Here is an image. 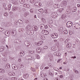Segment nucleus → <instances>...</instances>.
Masks as SVG:
<instances>
[{
  "instance_id": "1",
  "label": "nucleus",
  "mask_w": 80,
  "mask_h": 80,
  "mask_svg": "<svg viewBox=\"0 0 80 80\" xmlns=\"http://www.w3.org/2000/svg\"><path fill=\"white\" fill-rule=\"evenodd\" d=\"M72 25H73V23L70 21L68 22L66 24L67 27L69 28L71 27L72 26Z\"/></svg>"
},
{
  "instance_id": "2",
  "label": "nucleus",
  "mask_w": 80,
  "mask_h": 80,
  "mask_svg": "<svg viewBox=\"0 0 80 80\" xmlns=\"http://www.w3.org/2000/svg\"><path fill=\"white\" fill-rule=\"evenodd\" d=\"M51 37L53 38H57L58 37V34L56 33H53L52 34H51Z\"/></svg>"
},
{
  "instance_id": "3",
  "label": "nucleus",
  "mask_w": 80,
  "mask_h": 80,
  "mask_svg": "<svg viewBox=\"0 0 80 80\" xmlns=\"http://www.w3.org/2000/svg\"><path fill=\"white\" fill-rule=\"evenodd\" d=\"M42 33L44 34V35H48L49 32L47 30H43L42 31Z\"/></svg>"
},
{
  "instance_id": "4",
  "label": "nucleus",
  "mask_w": 80,
  "mask_h": 80,
  "mask_svg": "<svg viewBox=\"0 0 80 80\" xmlns=\"http://www.w3.org/2000/svg\"><path fill=\"white\" fill-rule=\"evenodd\" d=\"M72 27L73 28H75L76 29H79L80 28V25L78 24H76L75 25V26H73V25H72ZM75 29V28H74Z\"/></svg>"
},
{
  "instance_id": "5",
  "label": "nucleus",
  "mask_w": 80,
  "mask_h": 80,
  "mask_svg": "<svg viewBox=\"0 0 80 80\" xmlns=\"http://www.w3.org/2000/svg\"><path fill=\"white\" fill-rule=\"evenodd\" d=\"M6 68L8 69L9 71L11 70V68H10V64H7L6 66H5Z\"/></svg>"
},
{
  "instance_id": "6",
  "label": "nucleus",
  "mask_w": 80,
  "mask_h": 80,
  "mask_svg": "<svg viewBox=\"0 0 80 80\" xmlns=\"http://www.w3.org/2000/svg\"><path fill=\"white\" fill-rule=\"evenodd\" d=\"M27 33L28 35H32L34 33V32L33 31H27Z\"/></svg>"
},
{
  "instance_id": "7",
  "label": "nucleus",
  "mask_w": 80,
  "mask_h": 80,
  "mask_svg": "<svg viewBox=\"0 0 80 80\" xmlns=\"http://www.w3.org/2000/svg\"><path fill=\"white\" fill-rule=\"evenodd\" d=\"M4 33L5 35H6V36H8V35L10 34V32L8 31H6L5 32H4Z\"/></svg>"
},
{
  "instance_id": "8",
  "label": "nucleus",
  "mask_w": 80,
  "mask_h": 80,
  "mask_svg": "<svg viewBox=\"0 0 80 80\" xmlns=\"http://www.w3.org/2000/svg\"><path fill=\"white\" fill-rule=\"evenodd\" d=\"M31 28H32V25H28L26 27V30H30Z\"/></svg>"
},
{
  "instance_id": "9",
  "label": "nucleus",
  "mask_w": 80,
  "mask_h": 80,
  "mask_svg": "<svg viewBox=\"0 0 80 80\" xmlns=\"http://www.w3.org/2000/svg\"><path fill=\"white\" fill-rule=\"evenodd\" d=\"M10 34L11 35H12V36H14V35H15V31H11L10 32Z\"/></svg>"
},
{
  "instance_id": "10",
  "label": "nucleus",
  "mask_w": 80,
  "mask_h": 80,
  "mask_svg": "<svg viewBox=\"0 0 80 80\" xmlns=\"http://www.w3.org/2000/svg\"><path fill=\"white\" fill-rule=\"evenodd\" d=\"M35 5L38 7H40V6H42V3L40 2H37L35 3Z\"/></svg>"
},
{
  "instance_id": "11",
  "label": "nucleus",
  "mask_w": 80,
  "mask_h": 80,
  "mask_svg": "<svg viewBox=\"0 0 80 80\" xmlns=\"http://www.w3.org/2000/svg\"><path fill=\"white\" fill-rule=\"evenodd\" d=\"M20 55L21 57H22L25 55V52L24 51H21L20 52Z\"/></svg>"
},
{
  "instance_id": "12",
  "label": "nucleus",
  "mask_w": 80,
  "mask_h": 80,
  "mask_svg": "<svg viewBox=\"0 0 80 80\" xmlns=\"http://www.w3.org/2000/svg\"><path fill=\"white\" fill-rule=\"evenodd\" d=\"M43 43V41H39L37 43V45H38V46H40V45H42V43Z\"/></svg>"
},
{
  "instance_id": "13",
  "label": "nucleus",
  "mask_w": 80,
  "mask_h": 80,
  "mask_svg": "<svg viewBox=\"0 0 80 80\" xmlns=\"http://www.w3.org/2000/svg\"><path fill=\"white\" fill-rule=\"evenodd\" d=\"M54 7L55 8H59L60 7V5L58 4H56L54 5Z\"/></svg>"
},
{
  "instance_id": "14",
  "label": "nucleus",
  "mask_w": 80,
  "mask_h": 80,
  "mask_svg": "<svg viewBox=\"0 0 80 80\" xmlns=\"http://www.w3.org/2000/svg\"><path fill=\"white\" fill-rule=\"evenodd\" d=\"M66 46L67 48H70L72 47V44L68 43L67 44Z\"/></svg>"
},
{
  "instance_id": "15",
  "label": "nucleus",
  "mask_w": 80,
  "mask_h": 80,
  "mask_svg": "<svg viewBox=\"0 0 80 80\" xmlns=\"http://www.w3.org/2000/svg\"><path fill=\"white\" fill-rule=\"evenodd\" d=\"M62 3V5H64V6H66V5H67V2L63 0Z\"/></svg>"
},
{
  "instance_id": "16",
  "label": "nucleus",
  "mask_w": 80,
  "mask_h": 80,
  "mask_svg": "<svg viewBox=\"0 0 80 80\" xmlns=\"http://www.w3.org/2000/svg\"><path fill=\"white\" fill-rule=\"evenodd\" d=\"M41 76L42 77H45L47 76V75L45 73H42L41 74Z\"/></svg>"
},
{
  "instance_id": "17",
  "label": "nucleus",
  "mask_w": 80,
  "mask_h": 80,
  "mask_svg": "<svg viewBox=\"0 0 80 80\" xmlns=\"http://www.w3.org/2000/svg\"><path fill=\"white\" fill-rule=\"evenodd\" d=\"M41 29H43L45 28V25L43 24H41V26L40 27Z\"/></svg>"
},
{
  "instance_id": "18",
  "label": "nucleus",
  "mask_w": 80,
  "mask_h": 80,
  "mask_svg": "<svg viewBox=\"0 0 80 80\" xmlns=\"http://www.w3.org/2000/svg\"><path fill=\"white\" fill-rule=\"evenodd\" d=\"M28 60H32L33 59V58L31 56H29L28 57Z\"/></svg>"
},
{
  "instance_id": "19",
  "label": "nucleus",
  "mask_w": 80,
  "mask_h": 80,
  "mask_svg": "<svg viewBox=\"0 0 80 80\" xmlns=\"http://www.w3.org/2000/svg\"><path fill=\"white\" fill-rule=\"evenodd\" d=\"M29 76V75H28V74H25L23 76L24 78H28V76Z\"/></svg>"
},
{
  "instance_id": "20",
  "label": "nucleus",
  "mask_w": 80,
  "mask_h": 80,
  "mask_svg": "<svg viewBox=\"0 0 80 80\" xmlns=\"http://www.w3.org/2000/svg\"><path fill=\"white\" fill-rule=\"evenodd\" d=\"M3 49H4L3 47L1 46V47H0V52H2V51H3Z\"/></svg>"
},
{
  "instance_id": "21",
  "label": "nucleus",
  "mask_w": 80,
  "mask_h": 80,
  "mask_svg": "<svg viewBox=\"0 0 80 80\" xmlns=\"http://www.w3.org/2000/svg\"><path fill=\"white\" fill-rule=\"evenodd\" d=\"M29 44V42L28 41H26L24 42V44L26 45H28Z\"/></svg>"
},
{
  "instance_id": "22",
  "label": "nucleus",
  "mask_w": 80,
  "mask_h": 80,
  "mask_svg": "<svg viewBox=\"0 0 80 80\" xmlns=\"http://www.w3.org/2000/svg\"><path fill=\"white\" fill-rule=\"evenodd\" d=\"M18 23H19V24H21L22 23H23V21H22L21 20H19L18 21Z\"/></svg>"
},
{
  "instance_id": "23",
  "label": "nucleus",
  "mask_w": 80,
  "mask_h": 80,
  "mask_svg": "<svg viewBox=\"0 0 80 80\" xmlns=\"http://www.w3.org/2000/svg\"><path fill=\"white\" fill-rule=\"evenodd\" d=\"M12 6V5L10 4H9L8 5V10H10L11 8V6Z\"/></svg>"
},
{
  "instance_id": "24",
  "label": "nucleus",
  "mask_w": 80,
  "mask_h": 80,
  "mask_svg": "<svg viewBox=\"0 0 80 80\" xmlns=\"http://www.w3.org/2000/svg\"><path fill=\"white\" fill-rule=\"evenodd\" d=\"M18 9V7H14L13 8V10H17Z\"/></svg>"
},
{
  "instance_id": "25",
  "label": "nucleus",
  "mask_w": 80,
  "mask_h": 80,
  "mask_svg": "<svg viewBox=\"0 0 80 80\" xmlns=\"http://www.w3.org/2000/svg\"><path fill=\"white\" fill-rule=\"evenodd\" d=\"M66 17V16L65 14H63L62 15V16L61 17V18L62 19H64Z\"/></svg>"
},
{
  "instance_id": "26",
  "label": "nucleus",
  "mask_w": 80,
  "mask_h": 80,
  "mask_svg": "<svg viewBox=\"0 0 80 80\" xmlns=\"http://www.w3.org/2000/svg\"><path fill=\"white\" fill-rule=\"evenodd\" d=\"M33 30L34 31H37V30H38V28L34 26Z\"/></svg>"
},
{
  "instance_id": "27",
  "label": "nucleus",
  "mask_w": 80,
  "mask_h": 80,
  "mask_svg": "<svg viewBox=\"0 0 80 80\" xmlns=\"http://www.w3.org/2000/svg\"><path fill=\"white\" fill-rule=\"evenodd\" d=\"M36 58L37 59H40V56L38 54H36L35 55Z\"/></svg>"
},
{
  "instance_id": "28",
  "label": "nucleus",
  "mask_w": 80,
  "mask_h": 80,
  "mask_svg": "<svg viewBox=\"0 0 80 80\" xmlns=\"http://www.w3.org/2000/svg\"><path fill=\"white\" fill-rule=\"evenodd\" d=\"M37 53H40L41 52H42V48L40 47V49L38 50V51H37Z\"/></svg>"
},
{
  "instance_id": "29",
  "label": "nucleus",
  "mask_w": 80,
  "mask_h": 80,
  "mask_svg": "<svg viewBox=\"0 0 80 80\" xmlns=\"http://www.w3.org/2000/svg\"><path fill=\"white\" fill-rule=\"evenodd\" d=\"M39 12H41V13H42V12L43 13V9H40L38 10Z\"/></svg>"
},
{
  "instance_id": "30",
  "label": "nucleus",
  "mask_w": 80,
  "mask_h": 80,
  "mask_svg": "<svg viewBox=\"0 0 80 80\" xmlns=\"http://www.w3.org/2000/svg\"><path fill=\"white\" fill-rule=\"evenodd\" d=\"M19 2L21 3H23L25 2V0H20Z\"/></svg>"
},
{
  "instance_id": "31",
  "label": "nucleus",
  "mask_w": 80,
  "mask_h": 80,
  "mask_svg": "<svg viewBox=\"0 0 80 80\" xmlns=\"http://www.w3.org/2000/svg\"><path fill=\"white\" fill-rule=\"evenodd\" d=\"M56 55L57 56H58L59 57H60V55H61V54H60V53L59 52H57Z\"/></svg>"
},
{
  "instance_id": "32",
  "label": "nucleus",
  "mask_w": 80,
  "mask_h": 80,
  "mask_svg": "<svg viewBox=\"0 0 80 80\" xmlns=\"http://www.w3.org/2000/svg\"><path fill=\"white\" fill-rule=\"evenodd\" d=\"M5 72V70H4L0 69V72H1L2 73H4Z\"/></svg>"
},
{
  "instance_id": "33",
  "label": "nucleus",
  "mask_w": 80,
  "mask_h": 80,
  "mask_svg": "<svg viewBox=\"0 0 80 80\" xmlns=\"http://www.w3.org/2000/svg\"><path fill=\"white\" fill-rule=\"evenodd\" d=\"M15 74L14 72H12V74H11V76H15Z\"/></svg>"
},
{
  "instance_id": "34",
  "label": "nucleus",
  "mask_w": 80,
  "mask_h": 80,
  "mask_svg": "<svg viewBox=\"0 0 80 80\" xmlns=\"http://www.w3.org/2000/svg\"><path fill=\"white\" fill-rule=\"evenodd\" d=\"M41 20L42 22H45V20L44 18H41Z\"/></svg>"
},
{
  "instance_id": "35",
  "label": "nucleus",
  "mask_w": 80,
  "mask_h": 80,
  "mask_svg": "<svg viewBox=\"0 0 80 80\" xmlns=\"http://www.w3.org/2000/svg\"><path fill=\"white\" fill-rule=\"evenodd\" d=\"M49 74L50 75L52 76V77H53V73L52 72H50Z\"/></svg>"
},
{
  "instance_id": "36",
  "label": "nucleus",
  "mask_w": 80,
  "mask_h": 80,
  "mask_svg": "<svg viewBox=\"0 0 80 80\" xmlns=\"http://www.w3.org/2000/svg\"><path fill=\"white\" fill-rule=\"evenodd\" d=\"M64 32L65 34H67V33H68V31L67 30H65L64 31Z\"/></svg>"
},
{
  "instance_id": "37",
  "label": "nucleus",
  "mask_w": 80,
  "mask_h": 80,
  "mask_svg": "<svg viewBox=\"0 0 80 80\" xmlns=\"http://www.w3.org/2000/svg\"><path fill=\"white\" fill-rule=\"evenodd\" d=\"M24 17H27V16L28 15V13H24Z\"/></svg>"
},
{
  "instance_id": "38",
  "label": "nucleus",
  "mask_w": 80,
  "mask_h": 80,
  "mask_svg": "<svg viewBox=\"0 0 80 80\" xmlns=\"http://www.w3.org/2000/svg\"><path fill=\"white\" fill-rule=\"evenodd\" d=\"M62 30H63V28H62V27L60 28L59 31H60V32H62Z\"/></svg>"
},
{
  "instance_id": "39",
  "label": "nucleus",
  "mask_w": 80,
  "mask_h": 80,
  "mask_svg": "<svg viewBox=\"0 0 80 80\" xmlns=\"http://www.w3.org/2000/svg\"><path fill=\"white\" fill-rule=\"evenodd\" d=\"M4 16H7V15H8V13L7 12H5L4 13Z\"/></svg>"
},
{
  "instance_id": "40",
  "label": "nucleus",
  "mask_w": 80,
  "mask_h": 80,
  "mask_svg": "<svg viewBox=\"0 0 80 80\" xmlns=\"http://www.w3.org/2000/svg\"><path fill=\"white\" fill-rule=\"evenodd\" d=\"M3 30H4L3 28H0V32H2V31H3Z\"/></svg>"
},
{
  "instance_id": "41",
  "label": "nucleus",
  "mask_w": 80,
  "mask_h": 80,
  "mask_svg": "<svg viewBox=\"0 0 80 80\" xmlns=\"http://www.w3.org/2000/svg\"><path fill=\"white\" fill-rule=\"evenodd\" d=\"M20 27H23L24 25H23V23H22V24H20Z\"/></svg>"
},
{
  "instance_id": "42",
  "label": "nucleus",
  "mask_w": 80,
  "mask_h": 80,
  "mask_svg": "<svg viewBox=\"0 0 80 80\" xmlns=\"http://www.w3.org/2000/svg\"><path fill=\"white\" fill-rule=\"evenodd\" d=\"M48 48V46H45L43 47V49H47Z\"/></svg>"
},
{
  "instance_id": "43",
  "label": "nucleus",
  "mask_w": 80,
  "mask_h": 80,
  "mask_svg": "<svg viewBox=\"0 0 80 80\" xmlns=\"http://www.w3.org/2000/svg\"><path fill=\"white\" fill-rule=\"evenodd\" d=\"M12 80H17V78L15 77H12Z\"/></svg>"
},
{
  "instance_id": "44",
  "label": "nucleus",
  "mask_w": 80,
  "mask_h": 80,
  "mask_svg": "<svg viewBox=\"0 0 80 80\" xmlns=\"http://www.w3.org/2000/svg\"><path fill=\"white\" fill-rule=\"evenodd\" d=\"M30 2L31 3H34V0H30Z\"/></svg>"
},
{
  "instance_id": "45",
  "label": "nucleus",
  "mask_w": 80,
  "mask_h": 80,
  "mask_svg": "<svg viewBox=\"0 0 80 80\" xmlns=\"http://www.w3.org/2000/svg\"><path fill=\"white\" fill-rule=\"evenodd\" d=\"M41 15L42 17H44V16L45 15V13H43V12H42L41 13Z\"/></svg>"
},
{
  "instance_id": "46",
  "label": "nucleus",
  "mask_w": 80,
  "mask_h": 80,
  "mask_svg": "<svg viewBox=\"0 0 80 80\" xmlns=\"http://www.w3.org/2000/svg\"><path fill=\"white\" fill-rule=\"evenodd\" d=\"M31 70H32V71L33 72H35V70H34L33 68H31Z\"/></svg>"
},
{
  "instance_id": "47",
  "label": "nucleus",
  "mask_w": 80,
  "mask_h": 80,
  "mask_svg": "<svg viewBox=\"0 0 80 80\" xmlns=\"http://www.w3.org/2000/svg\"><path fill=\"white\" fill-rule=\"evenodd\" d=\"M14 4V5H17V1H13L12 2Z\"/></svg>"
},
{
  "instance_id": "48",
  "label": "nucleus",
  "mask_w": 80,
  "mask_h": 80,
  "mask_svg": "<svg viewBox=\"0 0 80 80\" xmlns=\"http://www.w3.org/2000/svg\"><path fill=\"white\" fill-rule=\"evenodd\" d=\"M59 77L61 78H63V75H60Z\"/></svg>"
},
{
  "instance_id": "49",
  "label": "nucleus",
  "mask_w": 80,
  "mask_h": 80,
  "mask_svg": "<svg viewBox=\"0 0 80 80\" xmlns=\"http://www.w3.org/2000/svg\"><path fill=\"white\" fill-rule=\"evenodd\" d=\"M29 7H30V5H29V4H27L26 5V8H29Z\"/></svg>"
},
{
  "instance_id": "50",
  "label": "nucleus",
  "mask_w": 80,
  "mask_h": 80,
  "mask_svg": "<svg viewBox=\"0 0 80 80\" xmlns=\"http://www.w3.org/2000/svg\"><path fill=\"white\" fill-rule=\"evenodd\" d=\"M49 27L50 28H52L53 26L52 24H50L49 25Z\"/></svg>"
},
{
  "instance_id": "51",
  "label": "nucleus",
  "mask_w": 80,
  "mask_h": 80,
  "mask_svg": "<svg viewBox=\"0 0 80 80\" xmlns=\"http://www.w3.org/2000/svg\"><path fill=\"white\" fill-rule=\"evenodd\" d=\"M76 11H77V10H76V9L74 10V9H72V12H75Z\"/></svg>"
},
{
  "instance_id": "52",
  "label": "nucleus",
  "mask_w": 80,
  "mask_h": 80,
  "mask_svg": "<svg viewBox=\"0 0 80 80\" xmlns=\"http://www.w3.org/2000/svg\"><path fill=\"white\" fill-rule=\"evenodd\" d=\"M11 74H12V72H10L8 73V75L10 76Z\"/></svg>"
},
{
  "instance_id": "53",
  "label": "nucleus",
  "mask_w": 80,
  "mask_h": 80,
  "mask_svg": "<svg viewBox=\"0 0 80 80\" xmlns=\"http://www.w3.org/2000/svg\"><path fill=\"white\" fill-rule=\"evenodd\" d=\"M69 35H72V32L71 31H69Z\"/></svg>"
},
{
  "instance_id": "54",
  "label": "nucleus",
  "mask_w": 80,
  "mask_h": 80,
  "mask_svg": "<svg viewBox=\"0 0 80 80\" xmlns=\"http://www.w3.org/2000/svg\"><path fill=\"white\" fill-rule=\"evenodd\" d=\"M16 68V67H15V66H14V67H12V68H13V69H14L15 70H17L18 69V68H17L16 69H15Z\"/></svg>"
},
{
  "instance_id": "55",
  "label": "nucleus",
  "mask_w": 80,
  "mask_h": 80,
  "mask_svg": "<svg viewBox=\"0 0 80 80\" xmlns=\"http://www.w3.org/2000/svg\"><path fill=\"white\" fill-rule=\"evenodd\" d=\"M27 4H24L23 5V6L24 7H26L27 6Z\"/></svg>"
},
{
  "instance_id": "56",
  "label": "nucleus",
  "mask_w": 80,
  "mask_h": 80,
  "mask_svg": "<svg viewBox=\"0 0 80 80\" xmlns=\"http://www.w3.org/2000/svg\"><path fill=\"white\" fill-rule=\"evenodd\" d=\"M55 12H53L52 13V15H53V16H55Z\"/></svg>"
},
{
  "instance_id": "57",
  "label": "nucleus",
  "mask_w": 80,
  "mask_h": 80,
  "mask_svg": "<svg viewBox=\"0 0 80 80\" xmlns=\"http://www.w3.org/2000/svg\"><path fill=\"white\" fill-rule=\"evenodd\" d=\"M40 48L39 47V48H38L37 49V51H38V50H40Z\"/></svg>"
},
{
  "instance_id": "58",
  "label": "nucleus",
  "mask_w": 80,
  "mask_h": 80,
  "mask_svg": "<svg viewBox=\"0 0 80 80\" xmlns=\"http://www.w3.org/2000/svg\"><path fill=\"white\" fill-rule=\"evenodd\" d=\"M57 52H55L54 53V55H57Z\"/></svg>"
},
{
  "instance_id": "59",
  "label": "nucleus",
  "mask_w": 80,
  "mask_h": 80,
  "mask_svg": "<svg viewBox=\"0 0 80 80\" xmlns=\"http://www.w3.org/2000/svg\"><path fill=\"white\" fill-rule=\"evenodd\" d=\"M4 7L5 10H8L7 8L5 7V6Z\"/></svg>"
},
{
  "instance_id": "60",
  "label": "nucleus",
  "mask_w": 80,
  "mask_h": 80,
  "mask_svg": "<svg viewBox=\"0 0 80 80\" xmlns=\"http://www.w3.org/2000/svg\"><path fill=\"white\" fill-rule=\"evenodd\" d=\"M44 12H45V13H47V10H45L44 11Z\"/></svg>"
},
{
  "instance_id": "61",
  "label": "nucleus",
  "mask_w": 80,
  "mask_h": 80,
  "mask_svg": "<svg viewBox=\"0 0 80 80\" xmlns=\"http://www.w3.org/2000/svg\"><path fill=\"white\" fill-rule=\"evenodd\" d=\"M30 12H31V13H33V11H32V9H31L30 10Z\"/></svg>"
},
{
  "instance_id": "62",
  "label": "nucleus",
  "mask_w": 80,
  "mask_h": 80,
  "mask_svg": "<svg viewBox=\"0 0 80 80\" xmlns=\"http://www.w3.org/2000/svg\"><path fill=\"white\" fill-rule=\"evenodd\" d=\"M15 64H13L12 65V68L13 67L15 66Z\"/></svg>"
},
{
  "instance_id": "63",
  "label": "nucleus",
  "mask_w": 80,
  "mask_h": 80,
  "mask_svg": "<svg viewBox=\"0 0 80 80\" xmlns=\"http://www.w3.org/2000/svg\"><path fill=\"white\" fill-rule=\"evenodd\" d=\"M3 80H8L7 78H4Z\"/></svg>"
},
{
  "instance_id": "64",
  "label": "nucleus",
  "mask_w": 80,
  "mask_h": 80,
  "mask_svg": "<svg viewBox=\"0 0 80 80\" xmlns=\"http://www.w3.org/2000/svg\"><path fill=\"white\" fill-rule=\"evenodd\" d=\"M55 80H58V78H56L55 79Z\"/></svg>"
}]
</instances>
